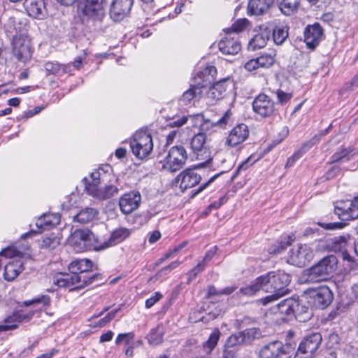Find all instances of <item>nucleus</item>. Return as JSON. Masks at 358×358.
Here are the masks:
<instances>
[{
    "label": "nucleus",
    "instance_id": "nucleus-1",
    "mask_svg": "<svg viewBox=\"0 0 358 358\" xmlns=\"http://www.w3.org/2000/svg\"><path fill=\"white\" fill-rule=\"evenodd\" d=\"M93 263L88 259H77L69 265L70 273H60L55 283L60 287L75 286L82 289L101 279L99 273H92Z\"/></svg>",
    "mask_w": 358,
    "mask_h": 358
},
{
    "label": "nucleus",
    "instance_id": "nucleus-2",
    "mask_svg": "<svg viewBox=\"0 0 358 358\" xmlns=\"http://www.w3.org/2000/svg\"><path fill=\"white\" fill-rule=\"evenodd\" d=\"M291 277L287 273L278 271H271L257 278L250 285L240 289L239 292L246 296H252L262 290L274 293L277 296H283L289 292L288 285Z\"/></svg>",
    "mask_w": 358,
    "mask_h": 358
},
{
    "label": "nucleus",
    "instance_id": "nucleus-3",
    "mask_svg": "<svg viewBox=\"0 0 358 358\" xmlns=\"http://www.w3.org/2000/svg\"><path fill=\"white\" fill-rule=\"evenodd\" d=\"M216 73L215 67L210 66L198 73V78L201 80L202 99L209 106L214 105L217 101L224 98L229 87L228 79L217 82L209 87H207V85L213 80Z\"/></svg>",
    "mask_w": 358,
    "mask_h": 358
},
{
    "label": "nucleus",
    "instance_id": "nucleus-4",
    "mask_svg": "<svg viewBox=\"0 0 358 358\" xmlns=\"http://www.w3.org/2000/svg\"><path fill=\"white\" fill-rule=\"evenodd\" d=\"M338 260L334 255L322 258L318 263L303 271L301 281L303 283H317L325 281L330 278L337 268Z\"/></svg>",
    "mask_w": 358,
    "mask_h": 358
},
{
    "label": "nucleus",
    "instance_id": "nucleus-5",
    "mask_svg": "<svg viewBox=\"0 0 358 358\" xmlns=\"http://www.w3.org/2000/svg\"><path fill=\"white\" fill-rule=\"evenodd\" d=\"M69 242L77 252L101 250L109 247L106 242L99 245L94 234L88 229L76 230L69 238Z\"/></svg>",
    "mask_w": 358,
    "mask_h": 358
},
{
    "label": "nucleus",
    "instance_id": "nucleus-6",
    "mask_svg": "<svg viewBox=\"0 0 358 358\" xmlns=\"http://www.w3.org/2000/svg\"><path fill=\"white\" fill-rule=\"evenodd\" d=\"M133 155L138 159L147 158L153 150L151 135L144 130L136 131L129 142Z\"/></svg>",
    "mask_w": 358,
    "mask_h": 358
},
{
    "label": "nucleus",
    "instance_id": "nucleus-7",
    "mask_svg": "<svg viewBox=\"0 0 358 358\" xmlns=\"http://www.w3.org/2000/svg\"><path fill=\"white\" fill-rule=\"evenodd\" d=\"M101 171L106 173L108 170H104L103 168H100L98 171L91 173L90 180L87 178H85L83 180L85 184V189L89 195L99 199L104 200L110 198L112 194V186H106L104 189L99 188L101 180H103V178H101Z\"/></svg>",
    "mask_w": 358,
    "mask_h": 358
},
{
    "label": "nucleus",
    "instance_id": "nucleus-8",
    "mask_svg": "<svg viewBox=\"0 0 358 358\" xmlns=\"http://www.w3.org/2000/svg\"><path fill=\"white\" fill-rule=\"evenodd\" d=\"M187 159V153L182 145H176L170 148L164 159L162 169L173 173L182 169Z\"/></svg>",
    "mask_w": 358,
    "mask_h": 358
},
{
    "label": "nucleus",
    "instance_id": "nucleus-9",
    "mask_svg": "<svg viewBox=\"0 0 358 358\" xmlns=\"http://www.w3.org/2000/svg\"><path fill=\"white\" fill-rule=\"evenodd\" d=\"M304 295L315 307L321 309L329 306L334 299L333 292L327 285L308 288L304 291Z\"/></svg>",
    "mask_w": 358,
    "mask_h": 358
},
{
    "label": "nucleus",
    "instance_id": "nucleus-10",
    "mask_svg": "<svg viewBox=\"0 0 358 358\" xmlns=\"http://www.w3.org/2000/svg\"><path fill=\"white\" fill-rule=\"evenodd\" d=\"M106 0H83L79 8L83 17L101 21L105 16Z\"/></svg>",
    "mask_w": 358,
    "mask_h": 358
},
{
    "label": "nucleus",
    "instance_id": "nucleus-11",
    "mask_svg": "<svg viewBox=\"0 0 358 358\" xmlns=\"http://www.w3.org/2000/svg\"><path fill=\"white\" fill-rule=\"evenodd\" d=\"M314 258V250L307 244H301L291 249L287 262L298 267H303Z\"/></svg>",
    "mask_w": 358,
    "mask_h": 358
},
{
    "label": "nucleus",
    "instance_id": "nucleus-12",
    "mask_svg": "<svg viewBox=\"0 0 358 358\" xmlns=\"http://www.w3.org/2000/svg\"><path fill=\"white\" fill-rule=\"evenodd\" d=\"M322 338L320 333H312L300 343L295 358H312L321 344Z\"/></svg>",
    "mask_w": 358,
    "mask_h": 358
},
{
    "label": "nucleus",
    "instance_id": "nucleus-13",
    "mask_svg": "<svg viewBox=\"0 0 358 358\" xmlns=\"http://www.w3.org/2000/svg\"><path fill=\"white\" fill-rule=\"evenodd\" d=\"M252 108L261 117H268L275 112V103L268 95L261 93L253 100Z\"/></svg>",
    "mask_w": 358,
    "mask_h": 358
},
{
    "label": "nucleus",
    "instance_id": "nucleus-14",
    "mask_svg": "<svg viewBox=\"0 0 358 358\" xmlns=\"http://www.w3.org/2000/svg\"><path fill=\"white\" fill-rule=\"evenodd\" d=\"M287 348L281 341H275L263 346L259 355L260 358H285L289 357Z\"/></svg>",
    "mask_w": 358,
    "mask_h": 358
},
{
    "label": "nucleus",
    "instance_id": "nucleus-15",
    "mask_svg": "<svg viewBox=\"0 0 358 358\" xmlns=\"http://www.w3.org/2000/svg\"><path fill=\"white\" fill-rule=\"evenodd\" d=\"M141 202V196L137 191H131L123 194L119 201V206L124 214H130L136 210Z\"/></svg>",
    "mask_w": 358,
    "mask_h": 358
},
{
    "label": "nucleus",
    "instance_id": "nucleus-16",
    "mask_svg": "<svg viewBox=\"0 0 358 358\" xmlns=\"http://www.w3.org/2000/svg\"><path fill=\"white\" fill-rule=\"evenodd\" d=\"M201 179L199 174L192 169H187L176 177V180L180 183V189L184 192L187 189L194 187L200 182Z\"/></svg>",
    "mask_w": 358,
    "mask_h": 358
},
{
    "label": "nucleus",
    "instance_id": "nucleus-17",
    "mask_svg": "<svg viewBox=\"0 0 358 358\" xmlns=\"http://www.w3.org/2000/svg\"><path fill=\"white\" fill-rule=\"evenodd\" d=\"M323 35V29L319 24L308 26L304 31V41L308 48L313 50L318 45Z\"/></svg>",
    "mask_w": 358,
    "mask_h": 358
},
{
    "label": "nucleus",
    "instance_id": "nucleus-18",
    "mask_svg": "<svg viewBox=\"0 0 358 358\" xmlns=\"http://www.w3.org/2000/svg\"><path fill=\"white\" fill-rule=\"evenodd\" d=\"M248 136V126L245 124H239L231 131L226 143L229 146L234 147L244 142Z\"/></svg>",
    "mask_w": 358,
    "mask_h": 358
},
{
    "label": "nucleus",
    "instance_id": "nucleus-19",
    "mask_svg": "<svg viewBox=\"0 0 358 358\" xmlns=\"http://www.w3.org/2000/svg\"><path fill=\"white\" fill-rule=\"evenodd\" d=\"M24 7L29 16L43 19L47 15L44 0H25Z\"/></svg>",
    "mask_w": 358,
    "mask_h": 358
},
{
    "label": "nucleus",
    "instance_id": "nucleus-20",
    "mask_svg": "<svg viewBox=\"0 0 358 358\" xmlns=\"http://www.w3.org/2000/svg\"><path fill=\"white\" fill-rule=\"evenodd\" d=\"M133 0H113V21H120L130 12Z\"/></svg>",
    "mask_w": 358,
    "mask_h": 358
},
{
    "label": "nucleus",
    "instance_id": "nucleus-21",
    "mask_svg": "<svg viewBox=\"0 0 358 358\" xmlns=\"http://www.w3.org/2000/svg\"><path fill=\"white\" fill-rule=\"evenodd\" d=\"M292 306V314L295 318L300 322H305L309 320L312 317V313L307 306L299 300L288 301Z\"/></svg>",
    "mask_w": 358,
    "mask_h": 358
},
{
    "label": "nucleus",
    "instance_id": "nucleus-22",
    "mask_svg": "<svg viewBox=\"0 0 358 358\" xmlns=\"http://www.w3.org/2000/svg\"><path fill=\"white\" fill-rule=\"evenodd\" d=\"M218 47L220 52L227 55H236L241 49V43L231 37H226L220 40Z\"/></svg>",
    "mask_w": 358,
    "mask_h": 358
},
{
    "label": "nucleus",
    "instance_id": "nucleus-23",
    "mask_svg": "<svg viewBox=\"0 0 358 358\" xmlns=\"http://www.w3.org/2000/svg\"><path fill=\"white\" fill-rule=\"evenodd\" d=\"M271 30L265 27L261 30V32L257 34L249 42V48L252 50L264 48L270 38Z\"/></svg>",
    "mask_w": 358,
    "mask_h": 358
},
{
    "label": "nucleus",
    "instance_id": "nucleus-24",
    "mask_svg": "<svg viewBox=\"0 0 358 358\" xmlns=\"http://www.w3.org/2000/svg\"><path fill=\"white\" fill-rule=\"evenodd\" d=\"M198 80H199V78H198V77L196 78L191 87L183 93L180 98V101L183 102L185 104H188L194 98L202 99L203 91L201 82Z\"/></svg>",
    "mask_w": 358,
    "mask_h": 358
},
{
    "label": "nucleus",
    "instance_id": "nucleus-25",
    "mask_svg": "<svg viewBox=\"0 0 358 358\" xmlns=\"http://www.w3.org/2000/svg\"><path fill=\"white\" fill-rule=\"evenodd\" d=\"M273 3V0H250L248 5V12L254 15H262Z\"/></svg>",
    "mask_w": 358,
    "mask_h": 358
},
{
    "label": "nucleus",
    "instance_id": "nucleus-26",
    "mask_svg": "<svg viewBox=\"0 0 358 358\" xmlns=\"http://www.w3.org/2000/svg\"><path fill=\"white\" fill-rule=\"evenodd\" d=\"M24 270L21 260L16 259L8 262L4 267V278L7 281H12Z\"/></svg>",
    "mask_w": 358,
    "mask_h": 358
},
{
    "label": "nucleus",
    "instance_id": "nucleus-27",
    "mask_svg": "<svg viewBox=\"0 0 358 358\" xmlns=\"http://www.w3.org/2000/svg\"><path fill=\"white\" fill-rule=\"evenodd\" d=\"M351 201H339L336 203L335 213L339 216L341 220H353L351 218L352 209Z\"/></svg>",
    "mask_w": 358,
    "mask_h": 358
},
{
    "label": "nucleus",
    "instance_id": "nucleus-28",
    "mask_svg": "<svg viewBox=\"0 0 358 358\" xmlns=\"http://www.w3.org/2000/svg\"><path fill=\"white\" fill-rule=\"evenodd\" d=\"M13 54L19 61L26 62L31 57V50L29 43H22L18 45L14 43Z\"/></svg>",
    "mask_w": 358,
    "mask_h": 358
},
{
    "label": "nucleus",
    "instance_id": "nucleus-29",
    "mask_svg": "<svg viewBox=\"0 0 358 358\" xmlns=\"http://www.w3.org/2000/svg\"><path fill=\"white\" fill-rule=\"evenodd\" d=\"M60 222V217L58 214H44L41 216L36 225L38 229H45L58 224Z\"/></svg>",
    "mask_w": 358,
    "mask_h": 358
},
{
    "label": "nucleus",
    "instance_id": "nucleus-30",
    "mask_svg": "<svg viewBox=\"0 0 358 358\" xmlns=\"http://www.w3.org/2000/svg\"><path fill=\"white\" fill-rule=\"evenodd\" d=\"M96 214L97 211L96 209L92 208H85L73 216V221L78 222L80 224H86L91 222Z\"/></svg>",
    "mask_w": 358,
    "mask_h": 358
},
{
    "label": "nucleus",
    "instance_id": "nucleus-31",
    "mask_svg": "<svg viewBox=\"0 0 358 358\" xmlns=\"http://www.w3.org/2000/svg\"><path fill=\"white\" fill-rule=\"evenodd\" d=\"M220 335L221 333L218 329H215L210 334L208 340L202 345L203 351L206 354L209 355L212 352V351L217 345Z\"/></svg>",
    "mask_w": 358,
    "mask_h": 358
},
{
    "label": "nucleus",
    "instance_id": "nucleus-32",
    "mask_svg": "<svg viewBox=\"0 0 358 358\" xmlns=\"http://www.w3.org/2000/svg\"><path fill=\"white\" fill-rule=\"evenodd\" d=\"M59 243L60 238L54 233H51L42 236L40 246L41 248H45L51 250L55 249Z\"/></svg>",
    "mask_w": 358,
    "mask_h": 358
},
{
    "label": "nucleus",
    "instance_id": "nucleus-33",
    "mask_svg": "<svg viewBox=\"0 0 358 358\" xmlns=\"http://www.w3.org/2000/svg\"><path fill=\"white\" fill-rule=\"evenodd\" d=\"M300 0H282L279 4V8L285 15L293 14L298 9Z\"/></svg>",
    "mask_w": 358,
    "mask_h": 358
},
{
    "label": "nucleus",
    "instance_id": "nucleus-34",
    "mask_svg": "<svg viewBox=\"0 0 358 358\" xmlns=\"http://www.w3.org/2000/svg\"><path fill=\"white\" fill-rule=\"evenodd\" d=\"M164 334V328L162 326H157L155 329H152L148 334V343L152 345L161 344L163 342Z\"/></svg>",
    "mask_w": 358,
    "mask_h": 358
},
{
    "label": "nucleus",
    "instance_id": "nucleus-35",
    "mask_svg": "<svg viewBox=\"0 0 358 358\" xmlns=\"http://www.w3.org/2000/svg\"><path fill=\"white\" fill-rule=\"evenodd\" d=\"M349 239L350 236L348 234H345L343 236L335 237L332 240V249L335 251L343 252L344 251L346 250Z\"/></svg>",
    "mask_w": 358,
    "mask_h": 358
},
{
    "label": "nucleus",
    "instance_id": "nucleus-36",
    "mask_svg": "<svg viewBox=\"0 0 358 358\" xmlns=\"http://www.w3.org/2000/svg\"><path fill=\"white\" fill-rule=\"evenodd\" d=\"M273 31V39L275 44L281 45L288 37V29L286 27H276Z\"/></svg>",
    "mask_w": 358,
    "mask_h": 358
},
{
    "label": "nucleus",
    "instance_id": "nucleus-37",
    "mask_svg": "<svg viewBox=\"0 0 358 358\" xmlns=\"http://www.w3.org/2000/svg\"><path fill=\"white\" fill-rule=\"evenodd\" d=\"M275 53L271 51L269 53L262 54L257 58L259 68H269L275 62Z\"/></svg>",
    "mask_w": 358,
    "mask_h": 358
},
{
    "label": "nucleus",
    "instance_id": "nucleus-38",
    "mask_svg": "<svg viewBox=\"0 0 358 358\" xmlns=\"http://www.w3.org/2000/svg\"><path fill=\"white\" fill-rule=\"evenodd\" d=\"M206 143V136L200 132L194 135L190 142L191 148L194 152L201 151Z\"/></svg>",
    "mask_w": 358,
    "mask_h": 358
},
{
    "label": "nucleus",
    "instance_id": "nucleus-39",
    "mask_svg": "<svg viewBox=\"0 0 358 358\" xmlns=\"http://www.w3.org/2000/svg\"><path fill=\"white\" fill-rule=\"evenodd\" d=\"M6 31L14 37L20 31V26L15 17H10L4 24Z\"/></svg>",
    "mask_w": 358,
    "mask_h": 358
},
{
    "label": "nucleus",
    "instance_id": "nucleus-40",
    "mask_svg": "<svg viewBox=\"0 0 358 358\" xmlns=\"http://www.w3.org/2000/svg\"><path fill=\"white\" fill-rule=\"evenodd\" d=\"M130 236V231L127 228H120L113 231V243H119Z\"/></svg>",
    "mask_w": 358,
    "mask_h": 358
},
{
    "label": "nucleus",
    "instance_id": "nucleus-41",
    "mask_svg": "<svg viewBox=\"0 0 358 358\" xmlns=\"http://www.w3.org/2000/svg\"><path fill=\"white\" fill-rule=\"evenodd\" d=\"M134 338V334L133 332H128L124 334H120L117 335L115 339L116 345H124L125 346L130 345L131 342L133 341Z\"/></svg>",
    "mask_w": 358,
    "mask_h": 358
},
{
    "label": "nucleus",
    "instance_id": "nucleus-42",
    "mask_svg": "<svg viewBox=\"0 0 358 358\" xmlns=\"http://www.w3.org/2000/svg\"><path fill=\"white\" fill-rule=\"evenodd\" d=\"M50 302V299L48 295H41L33 298L31 300L24 301L23 302L25 306H29L36 304H43V306H48Z\"/></svg>",
    "mask_w": 358,
    "mask_h": 358
},
{
    "label": "nucleus",
    "instance_id": "nucleus-43",
    "mask_svg": "<svg viewBox=\"0 0 358 358\" xmlns=\"http://www.w3.org/2000/svg\"><path fill=\"white\" fill-rule=\"evenodd\" d=\"M44 68L49 74L61 76L62 64L57 62H48L45 63Z\"/></svg>",
    "mask_w": 358,
    "mask_h": 358
},
{
    "label": "nucleus",
    "instance_id": "nucleus-44",
    "mask_svg": "<svg viewBox=\"0 0 358 358\" xmlns=\"http://www.w3.org/2000/svg\"><path fill=\"white\" fill-rule=\"evenodd\" d=\"M295 300L296 299H294L289 298V299H286L280 301L278 305L279 311L282 314H285L287 315H292L293 313L292 312V306H291V303H288L287 301H295Z\"/></svg>",
    "mask_w": 358,
    "mask_h": 358
},
{
    "label": "nucleus",
    "instance_id": "nucleus-45",
    "mask_svg": "<svg viewBox=\"0 0 358 358\" xmlns=\"http://www.w3.org/2000/svg\"><path fill=\"white\" fill-rule=\"evenodd\" d=\"M320 141V137L318 135H315L310 141L304 143L296 152L303 156L313 145L317 143Z\"/></svg>",
    "mask_w": 358,
    "mask_h": 358
},
{
    "label": "nucleus",
    "instance_id": "nucleus-46",
    "mask_svg": "<svg viewBox=\"0 0 358 358\" xmlns=\"http://www.w3.org/2000/svg\"><path fill=\"white\" fill-rule=\"evenodd\" d=\"M320 141V137L318 135H315L310 141L304 143L296 152L303 156L313 145L317 143Z\"/></svg>",
    "mask_w": 358,
    "mask_h": 358
},
{
    "label": "nucleus",
    "instance_id": "nucleus-47",
    "mask_svg": "<svg viewBox=\"0 0 358 358\" xmlns=\"http://www.w3.org/2000/svg\"><path fill=\"white\" fill-rule=\"evenodd\" d=\"M294 241V238L292 236H288L286 243L282 242L278 246H272L268 249V252L271 254L280 253L286 249V248Z\"/></svg>",
    "mask_w": 358,
    "mask_h": 358
},
{
    "label": "nucleus",
    "instance_id": "nucleus-48",
    "mask_svg": "<svg viewBox=\"0 0 358 358\" xmlns=\"http://www.w3.org/2000/svg\"><path fill=\"white\" fill-rule=\"evenodd\" d=\"M349 152L345 148H342L340 151L334 153L331 157V162L336 163L341 161L349 160Z\"/></svg>",
    "mask_w": 358,
    "mask_h": 358
},
{
    "label": "nucleus",
    "instance_id": "nucleus-49",
    "mask_svg": "<svg viewBox=\"0 0 358 358\" xmlns=\"http://www.w3.org/2000/svg\"><path fill=\"white\" fill-rule=\"evenodd\" d=\"M275 93L278 101L281 105L287 103L292 98V93L285 92L280 89L277 90Z\"/></svg>",
    "mask_w": 358,
    "mask_h": 358
},
{
    "label": "nucleus",
    "instance_id": "nucleus-50",
    "mask_svg": "<svg viewBox=\"0 0 358 358\" xmlns=\"http://www.w3.org/2000/svg\"><path fill=\"white\" fill-rule=\"evenodd\" d=\"M205 265L206 264L201 262L199 263L194 268H193L188 273L189 281L194 279L196 275L204 269Z\"/></svg>",
    "mask_w": 358,
    "mask_h": 358
},
{
    "label": "nucleus",
    "instance_id": "nucleus-51",
    "mask_svg": "<svg viewBox=\"0 0 358 358\" xmlns=\"http://www.w3.org/2000/svg\"><path fill=\"white\" fill-rule=\"evenodd\" d=\"M248 24V21L245 19L238 20L231 27V29L234 32H240L244 29Z\"/></svg>",
    "mask_w": 358,
    "mask_h": 358
},
{
    "label": "nucleus",
    "instance_id": "nucleus-52",
    "mask_svg": "<svg viewBox=\"0 0 358 358\" xmlns=\"http://www.w3.org/2000/svg\"><path fill=\"white\" fill-rule=\"evenodd\" d=\"M162 297V295L159 293L156 292L154 296H151L150 298L148 299L145 301V306L148 308H151L154 304L159 301V299Z\"/></svg>",
    "mask_w": 358,
    "mask_h": 358
},
{
    "label": "nucleus",
    "instance_id": "nucleus-53",
    "mask_svg": "<svg viewBox=\"0 0 358 358\" xmlns=\"http://www.w3.org/2000/svg\"><path fill=\"white\" fill-rule=\"evenodd\" d=\"M271 294L268 295V296L259 299V302L262 305L266 306L268 303H272L281 297V296H277L276 294L274 293H271Z\"/></svg>",
    "mask_w": 358,
    "mask_h": 358
},
{
    "label": "nucleus",
    "instance_id": "nucleus-54",
    "mask_svg": "<svg viewBox=\"0 0 358 358\" xmlns=\"http://www.w3.org/2000/svg\"><path fill=\"white\" fill-rule=\"evenodd\" d=\"M259 68L257 58L249 60L245 64V69L248 71H252Z\"/></svg>",
    "mask_w": 358,
    "mask_h": 358
},
{
    "label": "nucleus",
    "instance_id": "nucleus-55",
    "mask_svg": "<svg viewBox=\"0 0 358 358\" xmlns=\"http://www.w3.org/2000/svg\"><path fill=\"white\" fill-rule=\"evenodd\" d=\"M184 246V244H180L178 246L176 247L173 250L167 252L164 257L159 259L160 262H163L165 259H169L174 256L176 253H177L179 250H180Z\"/></svg>",
    "mask_w": 358,
    "mask_h": 358
},
{
    "label": "nucleus",
    "instance_id": "nucleus-56",
    "mask_svg": "<svg viewBox=\"0 0 358 358\" xmlns=\"http://www.w3.org/2000/svg\"><path fill=\"white\" fill-rule=\"evenodd\" d=\"M217 250V246H214L212 248H210L207 252L206 253L205 257L203 259L202 262L206 264L207 262L211 260V259L213 257L215 254L216 253V251Z\"/></svg>",
    "mask_w": 358,
    "mask_h": 358
},
{
    "label": "nucleus",
    "instance_id": "nucleus-57",
    "mask_svg": "<svg viewBox=\"0 0 358 358\" xmlns=\"http://www.w3.org/2000/svg\"><path fill=\"white\" fill-rule=\"evenodd\" d=\"M352 202V212L351 213V218L357 219L358 218V196L355 197Z\"/></svg>",
    "mask_w": 358,
    "mask_h": 358
},
{
    "label": "nucleus",
    "instance_id": "nucleus-58",
    "mask_svg": "<svg viewBox=\"0 0 358 358\" xmlns=\"http://www.w3.org/2000/svg\"><path fill=\"white\" fill-rule=\"evenodd\" d=\"M187 117L185 116H183L182 117H180L176 120L171 122L169 123V125L171 127H180L184 125L187 122Z\"/></svg>",
    "mask_w": 358,
    "mask_h": 358
},
{
    "label": "nucleus",
    "instance_id": "nucleus-59",
    "mask_svg": "<svg viewBox=\"0 0 358 358\" xmlns=\"http://www.w3.org/2000/svg\"><path fill=\"white\" fill-rule=\"evenodd\" d=\"M302 156L298 153L296 151L294 153V155L290 157L287 162L286 167L292 166Z\"/></svg>",
    "mask_w": 358,
    "mask_h": 358
},
{
    "label": "nucleus",
    "instance_id": "nucleus-60",
    "mask_svg": "<svg viewBox=\"0 0 358 358\" xmlns=\"http://www.w3.org/2000/svg\"><path fill=\"white\" fill-rule=\"evenodd\" d=\"M222 295L220 290L218 291L216 287L213 285L208 286L207 292V298H210L213 296Z\"/></svg>",
    "mask_w": 358,
    "mask_h": 358
},
{
    "label": "nucleus",
    "instance_id": "nucleus-61",
    "mask_svg": "<svg viewBox=\"0 0 358 358\" xmlns=\"http://www.w3.org/2000/svg\"><path fill=\"white\" fill-rule=\"evenodd\" d=\"M243 340L242 334L240 333L238 335H233L229 338V342L231 345H236L242 342Z\"/></svg>",
    "mask_w": 358,
    "mask_h": 358
},
{
    "label": "nucleus",
    "instance_id": "nucleus-62",
    "mask_svg": "<svg viewBox=\"0 0 358 358\" xmlns=\"http://www.w3.org/2000/svg\"><path fill=\"white\" fill-rule=\"evenodd\" d=\"M229 118V112H226L224 115L219 119L216 122L213 123L214 125H218L220 127H223L225 125Z\"/></svg>",
    "mask_w": 358,
    "mask_h": 358
},
{
    "label": "nucleus",
    "instance_id": "nucleus-63",
    "mask_svg": "<svg viewBox=\"0 0 358 358\" xmlns=\"http://www.w3.org/2000/svg\"><path fill=\"white\" fill-rule=\"evenodd\" d=\"M127 154L126 148H119L115 152V155L117 158L121 159L125 158Z\"/></svg>",
    "mask_w": 358,
    "mask_h": 358
},
{
    "label": "nucleus",
    "instance_id": "nucleus-64",
    "mask_svg": "<svg viewBox=\"0 0 358 358\" xmlns=\"http://www.w3.org/2000/svg\"><path fill=\"white\" fill-rule=\"evenodd\" d=\"M318 224L323 227L325 229H334L339 228L341 227L340 223H320L319 222Z\"/></svg>",
    "mask_w": 358,
    "mask_h": 358
}]
</instances>
